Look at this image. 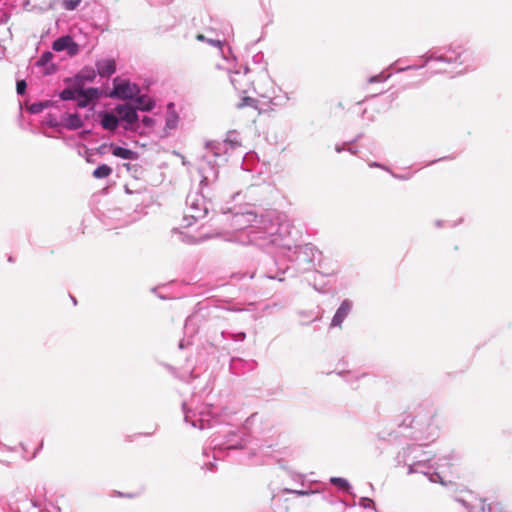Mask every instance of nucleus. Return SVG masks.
<instances>
[{"label": "nucleus", "instance_id": "1", "mask_svg": "<svg viewBox=\"0 0 512 512\" xmlns=\"http://www.w3.org/2000/svg\"><path fill=\"white\" fill-rule=\"evenodd\" d=\"M232 226L235 232L231 241L243 245L252 244L267 250L271 243L285 245L283 235L287 226L281 214L277 211H267L258 216L253 211H238L233 214Z\"/></svg>", "mask_w": 512, "mask_h": 512}, {"label": "nucleus", "instance_id": "2", "mask_svg": "<svg viewBox=\"0 0 512 512\" xmlns=\"http://www.w3.org/2000/svg\"><path fill=\"white\" fill-rule=\"evenodd\" d=\"M427 443L417 442L403 447L396 455L395 461L398 466L407 467V474L420 473L425 475L430 482L443 484L439 470L450 465V461L457 457L451 453L434 459L431 454L424 450Z\"/></svg>", "mask_w": 512, "mask_h": 512}, {"label": "nucleus", "instance_id": "3", "mask_svg": "<svg viewBox=\"0 0 512 512\" xmlns=\"http://www.w3.org/2000/svg\"><path fill=\"white\" fill-rule=\"evenodd\" d=\"M422 64L409 65L398 68L397 72L409 69H421L431 62L443 63L452 69H459V74H465L474 71L479 64V58L472 48L463 43H451L440 48H432L420 57Z\"/></svg>", "mask_w": 512, "mask_h": 512}, {"label": "nucleus", "instance_id": "4", "mask_svg": "<svg viewBox=\"0 0 512 512\" xmlns=\"http://www.w3.org/2000/svg\"><path fill=\"white\" fill-rule=\"evenodd\" d=\"M225 69L229 73L231 84L238 92L247 93L252 87H254L256 93L260 97L266 99L272 106L281 107L288 103L290 99L288 94L275 85L265 69L260 72L259 80L255 86L254 80L250 75L252 72L247 66L243 68V71H233L230 66L225 67Z\"/></svg>", "mask_w": 512, "mask_h": 512}, {"label": "nucleus", "instance_id": "5", "mask_svg": "<svg viewBox=\"0 0 512 512\" xmlns=\"http://www.w3.org/2000/svg\"><path fill=\"white\" fill-rule=\"evenodd\" d=\"M184 422L193 428L204 430L216 423L224 422L236 411L228 406H216L209 403H199L196 398L182 403Z\"/></svg>", "mask_w": 512, "mask_h": 512}, {"label": "nucleus", "instance_id": "6", "mask_svg": "<svg viewBox=\"0 0 512 512\" xmlns=\"http://www.w3.org/2000/svg\"><path fill=\"white\" fill-rule=\"evenodd\" d=\"M284 223L287 226V233L283 235V238H285L283 241L286 242L285 245L282 246L278 243H271L267 251H275L285 256L300 272L309 271L317 264L320 265L322 252L311 243L293 245L292 239L290 238L291 225L287 221H284Z\"/></svg>", "mask_w": 512, "mask_h": 512}, {"label": "nucleus", "instance_id": "7", "mask_svg": "<svg viewBox=\"0 0 512 512\" xmlns=\"http://www.w3.org/2000/svg\"><path fill=\"white\" fill-rule=\"evenodd\" d=\"M243 435V432L229 426L215 432L210 437L209 446L203 449V457L205 458L203 468L209 471L215 469L214 463L210 460V453H212L213 460H219L228 455L230 451L244 448L246 439Z\"/></svg>", "mask_w": 512, "mask_h": 512}, {"label": "nucleus", "instance_id": "8", "mask_svg": "<svg viewBox=\"0 0 512 512\" xmlns=\"http://www.w3.org/2000/svg\"><path fill=\"white\" fill-rule=\"evenodd\" d=\"M411 433L408 435L416 442L428 443L438 436V425L435 422V410L432 406H420L410 421Z\"/></svg>", "mask_w": 512, "mask_h": 512}, {"label": "nucleus", "instance_id": "9", "mask_svg": "<svg viewBox=\"0 0 512 512\" xmlns=\"http://www.w3.org/2000/svg\"><path fill=\"white\" fill-rule=\"evenodd\" d=\"M210 205V201L201 192H190L186 198V212L183 217L185 226L189 227L197 220L204 218Z\"/></svg>", "mask_w": 512, "mask_h": 512}, {"label": "nucleus", "instance_id": "10", "mask_svg": "<svg viewBox=\"0 0 512 512\" xmlns=\"http://www.w3.org/2000/svg\"><path fill=\"white\" fill-rule=\"evenodd\" d=\"M215 158H221V156L214 155L210 150L201 157L198 162V172L201 176L200 185L201 187H208L218 179V165L215 163Z\"/></svg>", "mask_w": 512, "mask_h": 512}, {"label": "nucleus", "instance_id": "11", "mask_svg": "<svg viewBox=\"0 0 512 512\" xmlns=\"http://www.w3.org/2000/svg\"><path fill=\"white\" fill-rule=\"evenodd\" d=\"M241 147V138L238 132L229 131L223 141L207 142L206 148L214 155L221 156L225 160L224 155Z\"/></svg>", "mask_w": 512, "mask_h": 512}, {"label": "nucleus", "instance_id": "12", "mask_svg": "<svg viewBox=\"0 0 512 512\" xmlns=\"http://www.w3.org/2000/svg\"><path fill=\"white\" fill-rule=\"evenodd\" d=\"M140 93V88L137 84L131 83L128 80H121L118 77L113 80V90L110 93L112 98L131 100Z\"/></svg>", "mask_w": 512, "mask_h": 512}, {"label": "nucleus", "instance_id": "13", "mask_svg": "<svg viewBox=\"0 0 512 512\" xmlns=\"http://www.w3.org/2000/svg\"><path fill=\"white\" fill-rule=\"evenodd\" d=\"M115 113L118 115L119 120L123 123V127L127 131L138 130V114L133 105L119 104L115 107Z\"/></svg>", "mask_w": 512, "mask_h": 512}, {"label": "nucleus", "instance_id": "14", "mask_svg": "<svg viewBox=\"0 0 512 512\" xmlns=\"http://www.w3.org/2000/svg\"><path fill=\"white\" fill-rule=\"evenodd\" d=\"M52 48L56 52L67 51L70 57L76 56L79 53V46L73 40V38L69 35L61 36L57 38L53 44Z\"/></svg>", "mask_w": 512, "mask_h": 512}, {"label": "nucleus", "instance_id": "15", "mask_svg": "<svg viewBox=\"0 0 512 512\" xmlns=\"http://www.w3.org/2000/svg\"><path fill=\"white\" fill-rule=\"evenodd\" d=\"M352 301L349 299H345L342 301L339 308L336 310V313L334 314L331 324V327H341L343 321L346 319V317L349 315V313L352 310Z\"/></svg>", "mask_w": 512, "mask_h": 512}, {"label": "nucleus", "instance_id": "16", "mask_svg": "<svg viewBox=\"0 0 512 512\" xmlns=\"http://www.w3.org/2000/svg\"><path fill=\"white\" fill-rule=\"evenodd\" d=\"M97 72L101 77H109L116 71V63L113 59H102L96 62Z\"/></svg>", "mask_w": 512, "mask_h": 512}, {"label": "nucleus", "instance_id": "17", "mask_svg": "<svg viewBox=\"0 0 512 512\" xmlns=\"http://www.w3.org/2000/svg\"><path fill=\"white\" fill-rule=\"evenodd\" d=\"M123 211L121 209H111L108 210L104 217L107 219L105 221L106 225L111 226L112 228H118L126 224V222L122 221Z\"/></svg>", "mask_w": 512, "mask_h": 512}, {"label": "nucleus", "instance_id": "18", "mask_svg": "<svg viewBox=\"0 0 512 512\" xmlns=\"http://www.w3.org/2000/svg\"><path fill=\"white\" fill-rule=\"evenodd\" d=\"M101 120V126L108 131H114L119 126L120 120L118 118L117 114L110 113V112H103L100 114Z\"/></svg>", "mask_w": 512, "mask_h": 512}, {"label": "nucleus", "instance_id": "19", "mask_svg": "<svg viewBox=\"0 0 512 512\" xmlns=\"http://www.w3.org/2000/svg\"><path fill=\"white\" fill-rule=\"evenodd\" d=\"M179 122V116L174 110V104L169 103L167 105V112L165 116V131L169 132L176 129Z\"/></svg>", "mask_w": 512, "mask_h": 512}, {"label": "nucleus", "instance_id": "20", "mask_svg": "<svg viewBox=\"0 0 512 512\" xmlns=\"http://www.w3.org/2000/svg\"><path fill=\"white\" fill-rule=\"evenodd\" d=\"M136 110L140 111H151L155 107V101L147 95H140V93L134 97Z\"/></svg>", "mask_w": 512, "mask_h": 512}, {"label": "nucleus", "instance_id": "21", "mask_svg": "<svg viewBox=\"0 0 512 512\" xmlns=\"http://www.w3.org/2000/svg\"><path fill=\"white\" fill-rule=\"evenodd\" d=\"M287 498H285V494L282 493V490L273 494L271 499V508L274 512H288V506L286 504Z\"/></svg>", "mask_w": 512, "mask_h": 512}, {"label": "nucleus", "instance_id": "22", "mask_svg": "<svg viewBox=\"0 0 512 512\" xmlns=\"http://www.w3.org/2000/svg\"><path fill=\"white\" fill-rule=\"evenodd\" d=\"M110 147L112 149V154L115 157L125 159V160H136L138 158V153L131 149L116 146L113 144H111Z\"/></svg>", "mask_w": 512, "mask_h": 512}, {"label": "nucleus", "instance_id": "23", "mask_svg": "<svg viewBox=\"0 0 512 512\" xmlns=\"http://www.w3.org/2000/svg\"><path fill=\"white\" fill-rule=\"evenodd\" d=\"M64 127L68 130H77L84 125L83 120L77 113L67 114L64 118Z\"/></svg>", "mask_w": 512, "mask_h": 512}, {"label": "nucleus", "instance_id": "24", "mask_svg": "<svg viewBox=\"0 0 512 512\" xmlns=\"http://www.w3.org/2000/svg\"><path fill=\"white\" fill-rule=\"evenodd\" d=\"M137 124L139 126V129L134 130V132H136L140 135H145V134L150 133L153 130V128L155 126V120L152 117L144 116L141 120L138 119Z\"/></svg>", "mask_w": 512, "mask_h": 512}, {"label": "nucleus", "instance_id": "25", "mask_svg": "<svg viewBox=\"0 0 512 512\" xmlns=\"http://www.w3.org/2000/svg\"><path fill=\"white\" fill-rule=\"evenodd\" d=\"M99 96H100V93L97 88L90 87L87 89H83V88L78 89V98H84L88 102L98 99Z\"/></svg>", "mask_w": 512, "mask_h": 512}, {"label": "nucleus", "instance_id": "26", "mask_svg": "<svg viewBox=\"0 0 512 512\" xmlns=\"http://www.w3.org/2000/svg\"><path fill=\"white\" fill-rule=\"evenodd\" d=\"M196 39L198 41H201V42H206L208 43L209 45L211 46H214V47H217L220 51V54L222 55V57L224 58V60H226L227 62H229V58L225 55L224 53V49H223V43L222 41L220 40H215V39H211V38H207L205 37L203 34H198L196 36Z\"/></svg>", "mask_w": 512, "mask_h": 512}, {"label": "nucleus", "instance_id": "27", "mask_svg": "<svg viewBox=\"0 0 512 512\" xmlns=\"http://www.w3.org/2000/svg\"><path fill=\"white\" fill-rule=\"evenodd\" d=\"M173 234L177 236V239L183 243L186 244H195L198 243L201 240H204V237L197 238L195 236H192L186 232L179 231L178 229L173 230Z\"/></svg>", "mask_w": 512, "mask_h": 512}, {"label": "nucleus", "instance_id": "28", "mask_svg": "<svg viewBox=\"0 0 512 512\" xmlns=\"http://www.w3.org/2000/svg\"><path fill=\"white\" fill-rule=\"evenodd\" d=\"M460 503H462L469 512H490V506H486L485 502L482 500L477 501V503L469 506L464 500H458Z\"/></svg>", "mask_w": 512, "mask_h": 512}, {"label": "nucleus", "instance_id": "29", "mask_svg": "<svg viewBox=\"0 0 512 512\" xmlns=\"http://www.w3.org/2000/svg\"><path fill=\"white\" fill-rule=\"evenodd\" d=\"M112 173V168L106 164L99 165L94 171L93 176L97 179L108 177Z\"/></svg>", "mask_w": 512, "mask_h": 512}, {"label": "nucleus", "instance_id": "30", "mask_svg": "<svg viewBox=\"0 0 512 512\" xmlns=\"http://www.w3.org/2000/svg\"><path fill=\"white\" fill-rule=\"evenodd\" d=\"M285 270H279L274 268H265L263 269V275L269 279L283 281L284 278L280 277V275L284 274Z\"/></svg>", "mask_w": 512, "mask_h": 512}, {"label": "nucleus", "instance_id": "31", "mask_svg": "<svg viewBox=\"0 0 512 512\" xmlns=\"http://www.w3.org/2000/svg\"><path fill=\"white\" fill-rule=\"evenodd\" d=\"M196 324H197V317L196 316H189L186 319V322H185V325H184L185 333L188 334V335L195 334L197 332Z\"/></svg>", "mask_w": 512, "mask_h": 512}, {"label": "nucleus", "instance_id": "32", "mask_svg": "<svg viewBox=\"0 0 512 512\" xmlns=\"http://www.w3.org/2000/svg\"><path fill=\"white\" fill-rule=\"evenodd\" d=\"M60 98L64 101L76 100L78 98V88H66L60 93Z\"/></svg>", "mask_w": 512, "mask_h": 512}, {"label": "nucleus", "instance_id": "33", "mask_svg": "<svg viewBox=\"0 0 512 512\" xmlns=\"http://www.w3.org/2000/svg\"><path fill=\"white\" fill-rule=\"evenodd\" d=\"M221 337L223 339H226L227 337H229L231 340L233 341H236V342H242L245 340L246 338V334L244 332H238V333H230V334H227L225 331H222L221 332Z\"/></svg>", "mask_w": 512, "mask_h": 512}, {"label": "nucleus", "instance_id": "34", "mask_svg": "<svg viewBox=\"0 0 512 512\" xmlns=\"http://www.w3.org/2000/svg\"><path fill=\"white\" fill-rule=\"evenodd\" d=\"M82 0H63L62 7L67 11L75 10L80 4Z\"/></svg>", "mask_w": 512, "mask_h": 512}, {"label": "nucleus", "instance_id": "35", "mask_svg": "<svg viewBox=\"0 0 512 512\" xmlns=\"http://www.w3.org/2000/svg\"><path fill=\"white\" fill-rule=\"evenodd\" d=\"M330 481L332 484L337 485L339 488H341L343 490H349V488H350L348 481L344 478L332 477L330 479Z\"/></svg>", "mask_w": 512, "mask_h": 512}, {"label": "nucleus", "instance_id": "36", "mask_svg": "<svg viewBox=\"0 0 512 512\" xmlns=\"http://www.w3.org/2000/svg\"><path fill=\"white\" fill-rule=\"evenodd\" d=\"M47 107V103H43V102H38V103H33L29 106V112L32 113V114H37V113H40L44 110V108Z\"/></svg>", "mask_w": 512, "mask_h": 512}, {"label": "nucleus", "instance_id": "37", "mask_svg": "<svg viewBox=\"0 0 512 512\" xmlns=\"http://www.w3.org/2000/svg\"><path fill=\"white\" fill-rule=\"evenodd\" d=\"M52 58H53V54L51 52H49V51L44 52L40 56L39 60L37 61V64L39 66H43V65L47 64L48 62H50L52 60Z\"/></svg>", "mask_w": 512, "mask_h": 512}, {"label": "nucleus", "instance_id": "38", "mask_svg": "<svg viewBox=\"0 0 512 512\" xmlns=\"http://www.w3.org/2000/svg\"><path fill=\"white\" fill-rule=\"evenodd\" d=\"M390 77V74H384L383 72L378 74V75H375V76H371L369 79H368V82L369 83H376V82H385L388 78Z\"/></svg>", "mask_w": 512, "mask_h": 512}, {"label": "nucleus", "instance_id": "39", "mask_svg": "<svg viewBox=\"0 0 512 512\" xmlns=\"http://www.w3.org/2000/svg\"><path fill=\"white\" fill-rule=\"evenodd\" d=\"M41 512H61V508L53 502H48Z\"/></svg>", "mask_w": 512, "mask_h": 512}, {"label": "nucleus", "instance_id": "40", "mask_svg": "<svg viewBox=\"0 0 512 512\" xmlns=\"http://www.w3.org/2000/svg\"><path fill=\"white\" fill-rule=\"evenodd\" d=\"M78 78L86 80V81H89V82H92L94 80V78H95V73H94V71H87V74H86L85 71H82L78 75Z\"/></svg>", "mask_w": 512, "mask_h": 512}, {"label": "nucleus", "instance_id": "41", "mask_svg": "<svg viewBox=\"0 0 512 512\" xmlns=\"http://www.w3.org/2000/svg\"><path fill=\"white\" fill-rule=\"evenodd\" d=\"M359 505L364 507V508H369V507H372L374 505V502L370 498L363 497V498L360 499Z\"/></svg>", "mask_w": 512, "mask_h": 512}, {"label": "nucleus", "instance_id": "42", "mask_svg": "<svg viewBox=\"0 0 512 512\" xmlns=\"http://www.w3.org/2000/svg\"><path fill=\"white\" fill-rule=\"evenodd\" d=\"M16 90L19 95H22L26 91V82L24 80L17 81Z\"/></svg>", "mask_w": 512, "mask_h": 512}, {"label": "nucleus", "instance_id": "43", "mask_svg": "<svg viewBox=\"0 0 512 512\" xmlns=\"http://www.w3.org/2000/svg\"><path fill=\"white\" fill-rule=\"evenodd\" d=\"M173 0H147V2L152 6H160L171 3Z\"/></svg>", "mask_w": 512, "mask_h": 512}, {"label": "nucleus", "instance_id": "44", "mask_svg": "<svg viewBox=\"0 0 512 512\" xmlns=\"http://www.w3.org/2000/svg\"><path fill=\"white\" fill-rule=\"evenodd\" d=\"M282 493L283 494H287V493H293V494H296V495H308L309 492L308 491H303V490H291V489H283L282 490Z\"/></svg>", "mask_w": 512, "mask_h": 512}, {"label": "nucleus", "instance_id": "45", "mask_svg": "<svg viewBox=\"0 0 512 512\" xmlns=\"http://www.w3.org/2000/svg\"><path fill=\"white\" fill-rule=\"evenodd\" d=\"M46 124L52 128H55L59 125L56 118L52 117L51 115L45 120Z\"/></svg>", "mask_w": 512, "mask_h": 512}, {"label": "nucleus", "instance_id": "46", "mask_svg": "<svg viewBox=\"0 0 512 512\" xmlns=\"http://www.w3.org/2000/svg\"><path fill=\"white\" fill-rule=\"evenodd\" d=\"M242 363V360L239 359V358H233L231 360V363H230V368L235 372L237 373L236 369H237V365L238 364H241Z\"/></svg>", "mask_w": 512, "mask_h": 512}, {"label": "nucleus", "instance_id": "47", "mask_svg": "<svg viewBox=\"0 0 512 512\" xmlns=\"http://www.w3.org/2000/svg\"><path fill=\"white\" fill-rule=\"evenodd\" d=\"M77 100V106L80 108H84L89 105L90 102L85 100L84 98H76Z\"/></svg>", "mask_w": 512, "mask_h": 512}, {"label": "nucleus", "instance_id": "48", "mask_svg": "<svg viewBox=\"0 0 512 512\" xmlns=\"http://www.w3.org/2000/svg\"><path fill=\"white\" fill-rule=\"evenodd\" d=\"M369 166H370V167H377V168H381V169H383V170H386V171L390 172V169H389L388 167H386V166H384V165H382V164H380V163H378V162H371V163H369Z\"/></svg>", "mask_w": 512, "mask_h": 512}, {"label": "nucleus", "instance_id": "49", "mask_svg": "<svg viewBox=\"0 0 512 512\" xmlns=\"http://www.w3.org/2000/svg\"><path fill=\"white\" fill-rule=\"evenodd\" d=\"M190 344H191L190 341H186L185 339H182L179 342V348L183 349V348H185L186 346H188Z\"/></svg>", "mask_w": 512, "mask_h": 512}, {"label": "nucleus", "instance_id": "50", "mask_svg": "<svg viewBox=\"0 0 512 512\" xmlns=\"http://www.w3.org/2000/svg\"><path fill=\"white\" fill-rule=\"evenodd\" d=\"M335 150H336V152H337V153H341L342 151L346 150V148H345V144H342V145L337 144V145L335 146Z\"/></svg>", "mask_w": 512, "mask_h": 512}, {"label": "nucleus", "instance_id": "51", "mask_svg": "<svg viewBox=\"0 0 512 512\" xmlns=\"http://www.w3.org/2000/svg\"><path fill=\"white\" fill-rule=\"evenodd\" d=\"M31 505L35 508H40V502L36 499H31Z\"/></svg>", "mask_w": 512, "mask_h": 512}, {"label": "nucleus", "instance_id": "52", "mask_svg": "<svg viewBox=\"0 0 512 512\" xmlns=\"http://www.w3.org/2000/svg\"><path fill=\"white\" fill-rule=\"evenodd\" d=\"M390 173H391V175H392L394 178H397V179H406V178H405V177H403L402 175H397V174H395V173H393V172H391V171H390Z\"/></svg>", "mask_w": 512, "mask_h": 512}, {"label": "nucleus", "instance_id": "53", "mask_svg": "<svg viewBox=\"0 0 512 512\" xmlns=\"http://www.w3.org/2000/svg\"><path fill=\"white\" fill-rule=\"evenodd\" d=\"M435 226L438 227V228L443 227V221H441V220L435 221Z\"/></svg>", "mask_w": 512, "mask_h": 512}, {"label": "nucleus", "instance_id": "54", "mask_svg": "<svg viewBox=\"0 0 512 512\" xmlns=\"http://www.w3.org/2000/svg\"><path fill=\"white\" fill-rule=\"evenodd\" d=\"M5 0H0V12H2L4 6H5Z\"/></svg>", "mask_w": 512, "mask_h": 512}, {"label": "nucleus", "instance_id": "55", "mask_svg": "<svg viewBox=\"0 0 512 512\" xmlns=\"http://www.w3.org/2000/svg\"><path fill=\"white\" fill-rule=\"evenodd\" d=\"M347 151H349L351 154H356L357 153V150L352 148V147L347 148Z\"/></svg>", "mask_w": 512, "mask_h": 512}, {"label": "nucleus", "instance_id": "56", "mask_svg": "<svg viewBox=\"0 0 512 512\" xmlns=\"http://www.w3.org/2000/svg\"><path fill=\"white\" fill-rule=\"evenodd\" d=\"M448 72L447 69H438V70H435V73H446Z\"/></svg>", "mask_w": 512, "mask_h": 512}, {"label": "nucleus", "instance_id": "57", "mask_svg": "<svg viewBox=\"0 0 512 512\" xmlns=\"http://www.w3.org/2000/svg\"><path fill=\"white\" fill-rule=\"evenodd\" d=\"M346 381L347 382H351L352 381V377H351V373L350 372L347 373Z\"/></svg>", "mask_w": 512, "mask_h": 512}, {"label": "nucleus", "instance_id": "58", "mask_svg": "<svg viewBox=\"0 0 512 512\" xmlns=\"http://www.w3.org/2000/svg\"><path fill=\"white\" fill-rule=\"evenodd\" d=\"M256 417H257V414H253V415H251V417L247 420V424H248L250 421L254 420Z\"/></svg>", "mask_w": 512, "mask_h": 512}, {"label": "nucleus", "instance_id": "59", "mask_svg": "<svg viewBox=\"0 0 512 512\" xmlns=\"http://www.w3.org/2000/svg\"><path fill=\"white\" fill-rule=\"evenodd\" d=\"M364 376H365V374L358 375V376L356 377V379L358 380L359 378L364 377Z\"/></svg>", "mask_w": 512, "mask_h": 512}]
</instances>
